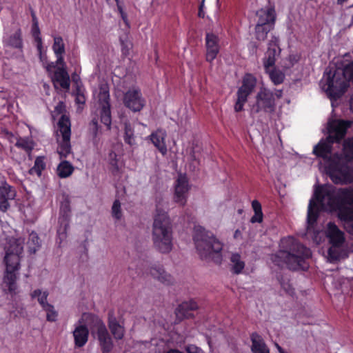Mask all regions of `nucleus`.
Segmentation results:
<instances>
[{"label":"nucleus","instance_id":"nucleus-1","mask_svg":"<svg viewBox=\"0 0 353 353\" xmlns=\"http://www.w3.org/2000/svg\"><path fill=\"white\" fill-rule=\"evenodd\" d=\"M315 196L323 209L337 211L338 218L341 221H353V189L338 188L330 184L319 185Z\"/></svg>","mask_w":353,"mask_h":353},{"label":"nucleus","instance_id":"nucleus-2","mask_svg":"<svg viewBox=\"0 0 353 353\" xmlns=\"http://www.w3.org/2000/svg\"><path fill=\"white\" fill-rule=\"evenodd\" d=\"M312 255L311 250L295 238L288 236L281 239L279 250L272 254L271 261L276 266L286 265L292 270H304L307 268L305 259Z\"/></svg>","mask_w":353,"mask_h":353},{"label":"nucleus","instance_id":"nucleus-3","mask_svg":"<svg viewBox=\"0 0 353 353\" xmlns=\"http://www.w3.org/2000/svg\"><path fill=\"white\" fill-rule=\"evenodd\" d=\"M6 255L4 263L6 271L3 276V286L7 288L8 293L15 294L17 289V272L20 268V254L23 252L22 243L15 238L6 239L4 245ZM6 290V289H4Z\"/></svg>","mask_w":353,"mask_h":353},{"label":"nucleus","instance_id":"nucleus-4","mask_svg":"<svg viewBox=\"0 0 353 353\" xmlns=\"http://www.w3.org/2000/svg\"><path fill=\"white\" fill-rule=\"evenodd\" d=\"M193 240L201 259H211L220 264L222 261V243L214 235L200 225L194 228Z\"/></svg>","mask_w":353,"mask_h":353},{"label":"nucleus","instance_id":"nucleus-5","mask_svg":"<svg viewBox=\"0 0 353 353\" xmlns=\"http://www.w3.org/2000/svg\"><path fill=\"white\" fill-rule=\"evenodd\" d=\"M333 143L321 138L313 148L312 153L323 160L327 174L334 184H343L340 168V152H333Z\"/></svg>","mask_w":353,"mask_h":353},{"label":"nucleus","instance_id":"nucleus-6","mask_svg":"<svg viewBox=\"0 0 353 353\" xmlns=\"http://www.w3.org/2000/svg\"><path fill=\"white\" fill-rule=\"evenodd\" d=\"M152 241L160 252L169 253L172 249V225L168 213L157 209L152 226Z\"/></svg>","mask_w":353,"mask_h":353},{"label":"nucleus","instance_id":"nucleus-7","mask_svg":"<svg viewBox=\"0 0 353 353\" xmlns=\"http://www.w3.org/2000/svg\"><path fill=\"white\" fill-rule=\"evenodd\" d=\"M350 81L353 82V61L344 65L342 77L337 70L334 71L332 75L331 73L329 74L326 92L331 98H339L347 91Z\"/></svg>","mask_w":353,"mask_h":353},{"label":"nucleus","instance_id":"nucleus-8","mask_svg":"<svg viewBox=\"0 0 353 353\" xmlns=\"http://www.w3.org/2000/svg\"><path fill=\"white\" fill-rule=\"evenodd\" d=\"M256 24L254 26L255 39L264 41L268 34L275 28L276 13L274 6L262 8L256 12Z\"/></svg>","mask_w":353,"mask_h":353},{"label":"nucleus","instance_id":"nucleus-9","mask_svg":"<svg viewBox=\"0 0 353 353\" xmlns=\"http://www.w3.org/2000/svg\"><path fill=\"white\" fill-rule=\"evenodd\" d=\"M82 320L89 326L92 332L96 333L102 353H111L114 344L103 321L97 315L83 313Z\"/></svg>","mask_w":353,"mask_h":353},{"label":"nucleus","instance_id":"nucleus-10","mask_svg":"<svg viewBox=\"0 0 353 353\" xmlns=\"http://www.w3.org/2000/svg\"><path fill=\"white\" fill-rule=\"evenodd\" d=\"M276 108V98L274 92L268 88H261L255 96V101L250 106V115L273 114Z\"/></svg>","mask_w":353,"mask_h":353},{"label":"nucleus","instance_id":"nucleus-11","mask_svg":"<svg viewBox=\"0 0 353 353\" xmlns=\"http://www.w3.org/2000/svg\"><path fill=\"white\" fill-rule=\"evenodd\" d=\"M340 152V168L343 184L353 183V135L347 137L341 143Z\"/></svg>","mask_w":353,"mask_h":353},{"label":"nucleus","instance_id":"nucleus-12","mask_svg":"<svg viewBox=\"0 0 353 353\" xmlns=\"http://www.w3.org/2000/svg\"><path fill=\"white\" fill-rule=\"evenodd\" d=\"M353 121L343 119H329L326 125L327 141L334 144H341L347 138L349 129L352 127Z\"/></svg>","mask_w":353,"mask_h":353},{"label":"nucleus","instance_id":"nucleus-13","mask_svg":"<svg viewBox=\"0 0 353 353\" xmlns=\"http://www.w3.org/2000/svg\"><path fill=\"white\" fill-rule=\"evenodd\" d=\"M257 83L256 77L251 73H245L242 79V84L236 92V100L234 106L236 112L243 110L249 96L254 92Z\"/></svg>","mask_w":353,"mask_h":353},{"label":"nucleus","instance_id":"nucleus-14","mask_svg":"<svg viewBox=\"0 0 353 353\" xmlns=\"http://www.w3.org/2000/svg\"><path fill=\"white\" fill-rule=\"evenodd\" d=\"M58 128L62 136V141L59 143L57 152L60 158H66L71 153L70 136L71 124L70 120L65 114L61 115L58 121Z\"/></svg>","mask_w":353,"mask_h":353},{"label":"nucleus","instance_id":"nucleus-15","mask_svg":"<svg viewBox=\"0 0 353 353\" xmlns=\"http://www.w3.org/2000/svg\"><path fill=\"white\" fill-rule=\"evenodd\" d=\"M145 103V99L139 88L129 89L123 95L124 105L134 112H140Z\"/></svg>","mask_w":353,"mask_h":353},{"label":"nucleus","instance_id":"nucleus-16","mask_svg":"<svg viewBox=\"0 0 353 353\" xmlns=\"http://www.w3.org/2000/svg\"><path fill=\"white\" fill-rule=\"evenodd\" d=\"M281 51L279 37L272 34L268 43V50L263 59L264 70L275 66L276 57L280 55Z\"/></svg>","mask_w":353,"mask_h":353},{"label":"nucleus","instance_id":"nucleus-17","mask_svg":"<svg viewBox=\"0 0 353 353\" xmlns=\"http://www.w3.org/2000/svg\"><path fill=\"white\" fill-rule=\"evenodd\" d=\"M15 189L6 181L0 184V211L6 212L10 208L9 201L14 200L16 196Z\"/></svg>","mask_w":353,"mask_h":353},{"label":"nucleus","instance_id":"nucleus-18","mask_svg":"<svg viewBox=\"0 0 353 353\" xmlns=\"http://www.w3.org/2000/svg\"><path fill=\"white\" fill-rule=\"evenodd\" d=\"M219 39L213 33L207 32L205 35L206 55L205 59L212 63L219 52Z\"/></svg>","mask_w":353,"mask_h":353},{"label":"nucleus","instance_id":"nucleus-19","mask_svg":"<svg viewBox=\"0 0 353 353\" xmlns=\"http://www.w3.org/2000/svg\"><path fill=\"white\" fill-rule=\"evenodd\" d=\"M319 186V185H318L316 188H317ZM315 191L316 190H314V197L310 199L307 208V223L308 228H312L316 224L321 211L331 212L330 210L323 209L320 202L317 201L315 196Z\"/></svg>","mask_w":353,"mask_h":353},{"label":"nucleus","instance_id":"nucleus-20","mask_svg":"<svg viewBox=\"0 0 353 353\" xmlns=\"http://www.w3.org/2000/svg\"><path fill=\"white\" fill-rule=\"evenodd\" d=\"M326 236L330 245L342 246L345 242L344 233L333 222H329L327 225Z\"/></svg>","mask_w":353,"mask_h":353},{"label":"nucleus","instance_id":"nucleus-21","mask_svg":"<svg viewBox=\"0 0 353 353\" xmlns=\"http://www.w3.org/2000/svg\"><path fill=\"white\" fill-rule=\"evenodd\" d=\"M80 325H77L73 331V336L76 347H81L85 345L88 340L89 327L87 323L82 320L79 321Z\"/></svg>","mask_w":353,"mask_h":353},{"label":"nucleus","instance_id":"nucleus-22","mask_svg":"<svg viewBox=\"0 0 353 353\" xmlns=\"http://www.w3.org/2000/svg\"><path fill=\"white\" fill-rule=\"evenodd\" d=\"M198 308L197 303L193 299L183 301L176 309V317L180 320L192 318L194 316L193 312Z\"/></svg>","mask_w":353,"mask_h":353},{"label":"nucleus","instance_id":"nucleus-23","mask_svg":"<svg viewBox=\"0 0 353 353\" xmlns=\"http://www.w3.org/2000/svg\"><path fill=\"white\" fill-rule=\"evenodd\" d=\"M188 191V181L185 176H179L176 180L174 191L175 202L184 205L186 203L185 194Z\"/></svg>","mask_w":353,"mask_h":353},{"label":"nucleus","instance_id":"nucleus-24","mask_svg":"<svg viewBox=\"0 0 353 353\" xmlns=\"http://www.w3.org/2000/svg\"><path fill=\"white\" fill-rule=\"evenodd\" d=\"M3 44L6 47L22 50L23 45L21 30L18 28L14 32L7 34L3 39Z\"/></svg>","mask_w":353,"mask_h":353},{"label":"nucleus","instance_id":"nucleus-25","mask_svg":"<svg viewBox=\"0 0 353 353\" xmlns=\"http://www.w3.org/2000/svg\"><path fill=\"white\" fill-rule=\"evenodd\" d=\"M52 81L54 83H59L63 89H65L66 90H68L70 89V76L66 69L63 67H59L57 68L52 77Z\"/></svg>","mask_w":353,"mask_h":353},{"label":"nucleus","instance_id":"nucleus-26","mask_svg":"<svg viewBox=\"0 0 353 353\" xmlns=\"http://www.w3.org/2000/svg\"><path fill=\"white\" fill-rule=\"evenodd\" d=\"M150 274L158 281L165 285H171L173 283L172 276L166 273L162 266L160 265H154L150 269Z\"/></svg>","mask_w":353,"mask_h":353},{"label":"nucleus","instance_id":"nucleus-27","mask_svg":"<svg viewBox=\"0 0 353 353\" xmlns=\"http://www.w3.org/2000/svg\"><path fill=\"white\" fill-rule=\"evenodd\" d=\"M250 340L252 341L251 351L252 353H270V350L263 339L257 332L251 334Z\"/></svg>","mask_w":353,"mask_h":353},{"label":"nucleus","instance_id":"nucleus-28","mask_svg":"<svg viewBox=\"0 0 353 353\" xmlns=\"http://www.w3.org/2000/svg\"><path fill=\"white\" fill-rule=\"evenodd\" d=\"M150 140L154 145L163 154L167 153V148L165 145V132L162 130H157L150 134Z\"/></svg>","mask_w":353,"mask_h":353},{"label":"nucleus","instance_id":"nucleus-29","mask_svg":"<svg viewBox=\"0 0 353 353\" xmlns=\"http://www.w3.org/2000/svg\"><path fill=\"white\" fill-rule=\"evenodd\" d=\"M108 327L116 340H121L125 334L124 327L121 325L117 319L114 316H109Z\"/></svg>","mask_w":353,"mask_h":353},{"label":"nucleus","instance_id":"nucleus-30","mask_svg":"<svg viewBox=\"0 0 353 353\" xmlns=\"http://www.w3.org/2000/svg\"><path fill=\"white\" fill-rule=\"evenodd\" d=\"M265 72L268 74L270 79L274 85H280L284 81L285 74L275 66L269 68L268 70H265Z\"/></svg>","mask_w":353,"mask_h":353},{"label":"nucleus","instance_id":"nucleus-31","mask_svg":"<svg viewBox=\"0 0 353 353\" xmlns=\"http://www.w3.org/2000/svg\"><path fill=\"white\" fill-rule=\"evenodd\" d=\"M99 103L101 107L110 106V92L108 83H101L99 85V92L98 95Z\"/></svg>","mask_w":353,"mask_h":353},{"label":"nucleus","instance_id":"nucleus-32","mask_svg":"<svg viewBox=\"0 0 353 353\" xmlns=\"http://www.w3.org/2000/svg\"><path fill=\"white\" fill-rule=\"evenodd\" d=\"M57 175L62 179L70 176L73 171L74 167L68 161H62L57 167Z\"/></svg>","mask_w":353,"mask_h":353},{"label":"nucleus","instance_id":"nucleus-33","mask_svg":"<svg viewBox=\"0 0 353 353\" xmlns=\"http://www.w3.org/2000/svg\"><path fill=\"white\" fill-rule=\"evenodd\" d=\"M45 157H37L34 160V163L32 168L29 170L30 174H36L38 176H41L42 171L46 169V164L45 162Z\"/></svg>","mask_w":353,"mask_h":353},{"label":"nucleus","instance_id":"nucleus-34","mask_svg":"<svg viewBox=\"0 0 353 353\" xmlns=\"http://www.w3.org/2000/svg\"><path fill=\"white\" fill-rule=\"evenodd\" d=\"M32 35L37 43V48L39 53V57L41 61H43V56L42 54V39L41 37V32L39 27V24L32 25Z\"/></svg>","mask_w":353,"mask_h":353},{"label":"nucleus","instance_id":"nucleus-35","mask_svg":"<svg viewBox=\"0 0 353 353\" xmlns=\"http://www.w3.org/2000/svg\"><path fill=\"white\" fill-rule=\"evenodd\" d=\"M28 251L31 254H34L41 246V241L37 234L34 232H32L28 238L27 243Z\"/></svg>","mask_w":353,"mask_h":353},{"label":"nucleus","instance_id":"nucleus-36","mask_svg":"<svg viewBox=\"0 0 353 353\" xmlns=\"http://www.w3.org/2000/svg\"><path fill=\"white\" fill-rule=\"evenodd\" d=\"M231 262L233 263L232 270L234 274H240L245 268V263L241 260L239 254L235 253L231 256Z\"/></svg>","mask_w":353,"mask_h":353},{"label":"nucleus","instance_id":"nucleus-37","mask_svg":"<svg viewBox=\"0 0 353 353\" xmlns=\"http://www.w3.org/2000/svg\"><path fill=\"white\" fill-rule=\"evenodd\" d=\"M30 295L32 299L37 298V301L43 309L46 307V305L50 304L47 301V299L49 295V293L48 291L42 292L41 290L37 289V290H34L31 293Z\"/></svg>","mask_w":353,"mask_h":353},{"label":"nucleus","instance_id":"nucleus-38","mask_svg":"<svg viewBox=\"0 0 353 353\" xmlns=\"http://www.w3.org/2000/svg\"><path fill=\"white\" fill-rule=\"evenodd\" d=\"M101 122L110 129L112 123V116L110 106L101 107L100 110Z\"/></svg>","mask_w":353,"mask_h":353},{"label":"nucleus","instance_id":"nucleus-39","mask_svg":"<svg viewBox=\"0 0 353 353\" xmlns=\"http://www.w3.org/2000/svg\"><path fill=\"white\" fill-rule=\"evenodd\" d=\"M123 139L125 143L131 146L135 144L134 130L129 123H125Z\"/></svg>","mask_w":353,"mask_h":353},{"label":"nucleus","instance_id":"nucleus-40","mask_svg":"<svg viewBox=\"0 0 353 353\" xmlns=\"http://www.w3.org/2000/svg\"><path fill=\"white\" fill-rule=\"evenodd\" d=\"M328 259L331 262L340 260L342 255L341 246L331 245L327 252Z\"/></svg>","mask_w":353,"mask_h":353},{"label":"nucleus","instance_id":"nucleus-41","mask_svg":"<svg viewBox=\"0 0 353 353\" xmlns=\"http://www.w3.org/2000/svg\"><path fill=\"white\" fill-rule=\"evenodd\" d=\"M52 50L55 54H63L65 53V44L61 37L56 36L54 37Z\"/></svg>","mask_w":353,"mask_h":353},{"label":"nucleus","instance_id":"nucleus-42","mask_svg":"<svg viewBox=\"0 0 353 353\" xmlns=\"http://www.w3.org/2000/svg\"><path fill=\"white\" fill-rule=\"evenodd\" d=\"M15 146L23 150L28 154H30L33 150L32 142L26 138H19L16 142Z\"/></svg>","mask_w":353,"mask_h":353},{"label":"nucleus","instance_id":"nucleus-43","mask_svg":"<svg viewBox=\"0 0 353 353\" xmlns=\"http://www.w3.org/2000/svg\"><path fill=\"white\" fill-rule=\"evenodd\" d=\"M46 312V319L49 322H54L57 319L58 312L52 304L46 305L43 309Z\"/></svg>","mask_w":353,"mask_h":353},{"label":"nucleus","instance_id":"nucleus-44","mask_svg":"<svg viewBox=\"0 0 353 353\" xmlns=\"http://www.w3.org/2000/svg\"><path fill=\"white\" fill-rule=\"evenodd\" d=\"M112 214L113 217L117 220L120 219L122 216L121 211V203L120 201L117 199H116L113 203L112 207Z\"/></svg>","mask_w":353,"mask_h":353},{"label":"nucleus","instance_id":"nucleus-45","mask_svg":"<svg viewBox=\"0 0 353 353\" xmlns=\"http://www.w3.org/2000/svg\"><path fill=\"white\" fill-rule=\"evenodd\" d=\"M90 130L92 131L93 137H96L97 136L98 130H99V128L97 119L94 118L91 121V122L90 123Z\"/></svg>","mask_w":353,"mask_h":353},{"label":"nucleus","instance_id":"nucleus-46","mask_svg":"<svg viewBox=\"0 0 353 353\" xmlns=\"http://www.w3.org/2000/svg\"><path fill=\"white\" fill-rule=\"evenodd\" d=\"M120 43L121 46L122 54L125 56L128 55L129 54L131 43L128 41H125L121 38H120Z\"/></svg>","mask_w":353,"mask_h":353},{"label":"nucleus","instance_id":"nucleus-47","mask_svg":"<svg viewBox=\"0 0 353 353\" xmlns=\"http://www.w3.org/2000/svg\"><path fill=\"white\" fill-rule=\"evenodd\" d=\"M76 98L75 101L78 104H84L85 101V96L83 93H81V90L78 88L76 90Z\"/></svg>","mask_w":353,"mask_h":353},{"label":"nucleus","instance_id":"nucleus-48","mask_svg":"<svg viewBox=\"0 0 353 353\" xmlns=\"http://www.w3.org/2000/svg\"><path fill=\"white\" fill-rule=\"evenodd\" d=\"M263 214L262 212H254V214L250 219V222L252 223H260L263 221Z\"/></svg>","mask_w":353,"mask_h":353},{"label":"nucleus","instance_id":"nucleus-49","mask_svg":"<svg viewBox=\"0 0 353 353\" xmlns=\"http://www.w3.org/2000/svg\"><path fill=\"white\" fill-rule=\"evenodd\" d=\"M252 208L254 212H262L261 205L257 200H254L252 202Z\"/></svg>","mask_w":353,"mask_h":353},{"label":"nucleus","instance_id":"nucleus-50","mask_svg":"<svg viewBox=\"0 0 353 353\" xmlns=\"http://www.w3.org/2000/svg\"><path fill=\"white\" fill-rule=\"evenodd\" d=\"M204 1L205 0H202V1L201 2L200 5H199V12H198V16L200 17V18H204L205 17V12L203 11V8H204Z\"/></svg>","mask_w":353,"mask_h":353},{"label":"nucleus","instance_id":"nucleus-51","mask_svg":"<svg viewBox=\"0 0 353 353\" xmlns=\"http://www.w3.org/2000/svg\"><path fill=\"white\" fill-rule=\"evenodd\" d=\"M141 265L143 267V268H137L135 270L136 273L137 274L138 276H139L141 274H144L145 272H147V271H148V268L146 270H145L147 265L141 264Z\"/></svg>","mask_w":353,"mask_h":353},{"label":"nucleus","instance_id":"nucleus-52","mask_svg":"<svg viewBox=\"0 0 353 353\" xmlns=\"http://www.w3.org/2000/svg\"><path fill=\"white\" fill-rule=\"evenodd\" d=\"M55 55L57 58V63L63 65H64V59H63V54H55Z\"/></svg>","mask_w":353,"mask_h":353},{"label":"nucleus","instance_id":"nucleus-53","mask_svg":"<svg viewBox=\"0 0 353 353\" xmlns=\"http://www.w3.org/2000/svg\"><path fill=\"white\" fill-rule=\"evenodd\" d=\"M121 19H123V22L126 24L127 26L129 27V23L128 20V16L125 12H123L120 14Z\"/></svg>","mask_w":353,"mask_h":353},{"label":"nucleus","instance_id":"nucleus-54","mask_svg":"<svg viewBox=\"0 0 353 353\" xmlns=\"http://www.w3.org/2000/svg\"><path fill=\"white\" fill-rule=\"evenodd\" d=\"M31 17H32V24H35V23H36V24H39L37 17L34 10L31 11Z\"/></svg>","mask_w":353,"mask_h":353},{"label":"nucleus","instance_id":"nucleus-55","mask_svg":"<svg viewBox=\"0 0 353 353\" xmlns=\"http://www.w3.org/2000/svg\"><path fill=\"white\" fill-rule=\"evenodd\" d=\"M274 98L276 97L277 99H281L283 96V90H276V92L274 93Z\"/></svg>","mask_w":353,"mask_h":353},{"label":"nucleus","instance_id":"nucleus-56","mask_svg":"<svg viewBox=\"0 0 353 353\" xmlns=\"http://www.w3.org/2000/svg\"><path fill=\"white\" fill-rule=\"evenodd\" d=\"M62 209L64 210V213L66 214L68 212H70V205L65 204L62 207Z\"/></svg>","mask_w":353,"mask_h":353},{"label":"nucleus","instance_id":"nucleus-57","mask_svg":"<svg viewBox=\"0 0 353 353\" xmlns=\"http://www.w3.org/2000/svg\"><path fill=\"white\" fill-rule=\"evenodd\" d=\"M166 353H183L177 349H170Z\"/></svg>","mask_w":353,"mask_h":353},{"label":"nucleus","instance_id":"nucleus-58","mask_svg":"<svg viewBox=\"0 0 353 353\" xmlns=\"http://www.w3.org/2000/svg\"><path fill=\"white\" fill-rule=\"evenodd\" d=\"M117 9H118L119 14L125 12L122 6L120 5V3H117Z\"/></svg>","mask_w":353,"mask_h":353},{"label":"nucleus","instance_id":"nucleus-59","mask_svg":"<svg viewBox=\"0 0 353 353\" xmlns=\"http://www.w3.org/2000/svg\"><path fill=\"white\" fill-rule=\"evenodd\" d=\"M348 0H336V3L339 6H343L345 2H347Z\"/></svg>","mask_w":353,"mask_h":353},{"label":"nucleus","instance_id":"nucleus-60","mask_svg":"<svg viewBox=\"0 0 353 353\" xmlns=\"http://www.w3.org/2000/svg\"><path fill=\"white\" fill-rule=\"evenodd\" d=\"M50 68H55V65L54 63H51L50 64H49L47 67V70H49Z\"/></svg>","mask_w":353,"mask_h":353},{"label":"nucleus","instance_id":"nucleus-61","mask_svg":"<svg viewBox=\"0 0 353 353\" xmlns=\"http://www.w3.org/2000/svg\"><path fill=\"white\" fill-rule=\"evenodd\" d=\"M110 163L112 165H115L116 168L118 169V166L117 165V160L116 159L112 160Z\"/></svg>","mask_w":353,"mask_h":353},{"label":"nucleus","instance_id":"nucleus-62","mask_svg":"<svg viewBox=\"0 0 353 353\" xmlns=\"http://www.w3.org/2000/svg\"><path fill=\"white\" fill-rule=\"evenodd\" d=\"M68 223H66L65 224L64 228H63V232H66V230H67V227H68Z\"/></svg>","mask_w":353,"mask_h":353},{"label":"nucleus","instance_id":"nucleus-63","mask_svg":"<svg viewBox=\"0 0 353 353\" xmlns=\"http://www.w3.org/2000/svg\"><path fill=\"white\" fill-rule=\"evenodd\" d=\"M280 283H281V285L282 286V288H283L285 290H287V289L285 287V284L281 281H280Z\"/></svg>","mask_w":353,"mask_h":353},{"label":"nucleus","instance_id":"nucleus-64","mask_svg":"<svg viewBox=\"0 0 353 353\" xmlns=\"http://www.w3.org/2000/svg\"><path fill=\"white\" fill-rule=\"evenodd\" d=\"M190 349H191V347H188L187 348V352H188V353H192V351L190 350Z\"/></svg>","mask_w":353,"mask_h":353}]
</instances>
